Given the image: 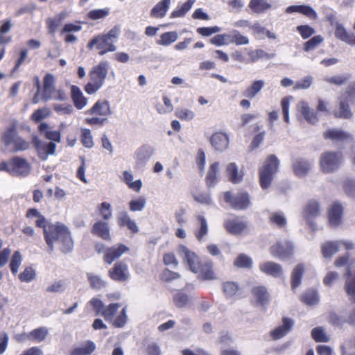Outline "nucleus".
Here are the masks:
<instances>
[{
    "mask_svg": "<svg viewBox=\"0 0 355 355\" xmlns=\"http://www.w3.org/2000/svg\"><path fill=\"white\" fill-rule=\"evenodd\" d=\"M44 235L49 252L54 250L55 242H58L62 245L61 250L64 253H68L73 248V241L70 231L63 224L59 223L49 224L47 229L44 230Z\"/></svg>",
    "mask_w": 355,
    "mask_h": 355,
    "instance_id": "f257e3e1",
    "label": "nucleus"
},
{
    "mask_svg": "<svg viewBox=\"0 0 355 355\" xmlns=\"http://www.w3.org/2000/svg\"><path fill=\"white\" fill-rule=\"evenodd\" d=\"M120 34L119 26H114L107 33L98 35L92 38L87 44L92 49L94 46L99 50V55H103L107 52H114L116 50L114 43L117 41Z\"/></svg>",
    "mask_w": 355,
    "mask_h": 355,
    "instance_id": "f03ea898",
    "label": "nucleus"
},
{
    "mask_svg": "<svg viewBox=\"0 0 355 355\" xmlns=\"http://www.w3.org/2000/svg\"><path fill=\"white\" fill-rule=\"evenodd\" d=\"M109 67V62L103 61L92 67L89 73L90 80L85 87V90L88 94H95L103 86L108 73Z\"/></svg>",
    "mask_w": 355,
    "mask_h": 355,
    "instance_id": "7ed1b4c3",
    "label": "nucleus"
},
{
    "mask_svg": "<svg viewBox=\"0 0 355 355\" xmlns=\"http://www.w3.org/2000/svg\"><path fill=\"white\" fill-rule=\"evenodd\" d=\"M87 114L94 115L87 117L85 122L90 125H103L107 121V117L112 114L110 103L107 100H98L88 110Z\"/></svg>",
    "mask_w": 355,
    "mask_h": 355,
    "instance_id": "20e7f679",
    "label": "nucleus"
},
{
    "mask_svg": "<svg viewBox=\"0 0 355 355\" xmlns=\"http://www.w3.org/2000/svg\"><path fill=\"white\" fill-rule=\"evenodd\" d=\"M0 171H6L12 176L26 177L31 173V166L26 159L15 156L8 162L0 163Z\"/></svg>",
    "mask_w": 355,
    "mask_h": 355,
    "instance_id": "39448f33",
    "label": "nucleus"
},
{
    "mask_svg": "<svg viewBox=\"0 0 355 355\" xmlns=\"http://www.w3.org/2000/svg\"><path fill=\"white\" fill-rule=\"evenodd\" d=\"M2 141L6 146H12L11 151L18 153L30 148L29 141L19 136L15 125L7 128L2 135Z\"/></svg>",
    "mask_w": 355,
    "mask_h": 355,
    "instance_id": "423d86ee",
    "label": "nucleus"
},
{
    "mask_svg": "<svg viewBox=\"0 0 355 355\" xmlns=\"http://www.w3.org/2000/svg\"><path fill=\"white\" fill-rule=\"evenodd\" d=\"M349 103L351 104L355 103V81L351 83L346 92L340 96L339 110L334 112L336 117L350 119L353 116Z\"/></svg>",
    "mask_w": 355,
    "mask_h": 355,
    "instance_id": "0eeeda50",
    "label": "nucleus"
},
{
    "mask_svg": "<svg viewBox=\"0 0 355 355\" xmlns=\"http://www.w3.org/2000/svg\"><path fill=\"white\" fill-rule=\"evenodd\" d=\"M279 164V159L274 155H270L264 162L263 166L259 169L260 184L263 189H266L270 186L273 175L277 171Z\"/></svg>",
    "mask_w": 355,
    "mask_h": 355,
    "instance_id": "6e6552de",
    "label": "nucleus"
},
{
    "mask_svg": "<svg viewBox=\"0 0 355 355\" xmlns=\"http://www.w3.org/2000/svg\"><path fill=\"white\" fill-rule=\"evenodd\" d=\"M343 163V154L340 152L327 151L321 154L320 157V170L324 173L337 171Z\"/></svg>",
    "mask_w": 355,
    "mask_h": 355,
    "instance_id": "1a4fd4ad",
    "label": "nucleus"
},
{
    "mask_svg": "<svg viewBox=\"0 0 355 355\" xmlns=\"http://www.w3.org/2000/svg\"><path fill=\"white\" fill-rule=\"evenodd\" d=\"M293 244L288 240L277 241L270 248V252L273 257L280 260L289 258L293 253Z\"/></svg>",
    "mask_w": 355,
    "mask_h": 355,
    "instance_id": "9d476101",
    "label": "nucleus"
},
{
    "mask_svg": "<svg viewBox=\"0 0 355 355\" xmlns=\"http://www.w3.org/2000/svg\"><path fill=\"white\" fill-rule=\"evenodd\" d=\"M224 200L232 208L241 210L248 208L250 205V197L246 193H239L233 196L230 191L224 193Z\"/></svg>",
    "mask_w": 355,
    "mask_h": 355,
    "instance_id": "9b49d317",
    "label": "nucleus"
},
{
    "mask_svg": "<svg viewBox=\"0 0 355 355\" xmlns=\"http://www.w3.org/2000/svg\"><path fill=\"white\" fill-rule=\"evenodd\" d=\"M154 148L150 145H142L135 152V168H143L148 162L153 155Z\"/></svg>",
    "mask_w": 355,
    "mask_h": 355,
    "instance_id": "f8f14e48",
    "label": "nucleus"
},
{
    "mask_svg": "<svg viewBox=\"0 0 355 355\" xmlns=\"http://www.w3.org/2000/svg\"><path fill=\"white\" fill-rule=\"evenodd\" d=\"M33 144L37 152L39 157L42 160L47 159L49 155H53L55 153L56 144L53 142H42L37 138L33 139Z\"/></svg>",
    "mask_w": 355,
    "mask_h": 355,
    "instance_id": "ddd939ff",
    "label": "nucleus"
},
{
    "mask_svg": "<svg viewBox=\"0 0 355 355\" xmlns=\"http://www.w3.org/2000/svg\"><path fill=\"white\" fill-rule=\"evenodd\" d=\"M179 254L190 268V270L198 273L200 270V266L202 264L199 261L198 256L193 252H191L186 246L180 245L179 247Z\"/></svg>",
    "mask_w": 355,
    "mask_h": 355,
    "instance_id": "4468645a",
    "label": "nucleus"
},
{
    "mask_svg": "<svg viewBox=\"0 0 355 355\" xmlns=\"http://www.w3.org/2000/svg\"><path fill=\"white\" fill-rule=\"evenodd\" d=\"M110 278L116 282H126L130 278L128 265L123 261L116 262L109 271Z\"/></svg>",
    "mask_w": 355,
    "mask_h": 355,
    "instance_id": "2eb2a0df",
    "label": "nucleus"
},
{
    "mask_svg": "<svg viewBox=\"0 0 355 355\" xmlns=\"http://www.w3.org/2000/svg\"><path fill=\"white\" fill-rule=\"evenodd\" d=\"M129 251V248L123 244H118L105 250L103 261L107 264H112L116 259Z\"/></svg>",
    "mask_w": 355,
    "mask_h": 355,
    "instance_id": "dca6fc26",
    "label": "nucleus"
},
{
    "mask_svg": "<svg viewBox=\"0 0 355 355\" xmlns=\"http://www.w3.org/2000/svg\"><path fill=\"white\" fill-rule=\"evenodd\" d=\"M55 78L51 73H47L44 78L43 89L41 98L44 101L52 99V95L55 92Z\"/></svg>",
    "mask_w": 355,
    "mask_h": 355,
    "instance_id": "f3484780",
    "label": "nucleus"
},
{
    "mask_svg": "<svg viewBox=\"0 0 355 355\" xmlns=\"http://www.w3.org/2000/svg\"><path fill=\"white\" fill-rule=\"evenodd\" d=\"M210 143L215 150L223 152L229 146V137L224 132H218L212 135Z\"/></svg>",
    "mask_w": 355,
    "mask_h": 355,
    "instance_id": "a211bd4d",
    "label": "nucleus"
},
{
    "mask_svg": "<svg viewBox=\"0 0 355 355\" xmlns=\"http://www.w3.org/2000/svg\"><path fill=\"white\" fill-rule=\"evenodd\" d=\"M92 233L105 241L111 240L110 226L105 221L98 220L93 225Z\"/></svg>",
    "mask_w": 355,
    "mask_h": 355,
    "instance_id": "6ab92c4d",
    "label": "nucleus"
},
{
    "mask_svg": "<svg viewBox=\"0 0 355 355\" xmlns=\"http://www.w3.org/2000/svg\"><path fill=\"white\" fill-rule=\"evenodd\" d=\"M259 269L263 273L275 278L281 277L283 272L280 264L272 261H267L259 264Z\"/></svg>",
    "mask_w": 355,
    "mask_h": 355,
    "instance_id": "aec40b11",
    "label": "nucleus"
},
{
    "mask_svg": "<svg viewBox=\"0 0 355 355\" xmlns=\"http://www.w3.org/2000/svg\"><path fill=\"white\" fill-rule=\"evenodd\" d=\"M324 137L335 141H352V136L347 132L340 129H329L324 132Z\"/></svg>",
    "mask_w": 355,
    "mask_h": 355,
    "instance_id": "412c9836",
    "label": "nucleus"
},
{
    "mask_svg": "<svg viewBox=\"0 0 355 355\" xmlns=\"http://www.w3.org/2000/svg\"><path fill=\"white\" fill-rule=\"evenodd\" d=\"M293 322L288 318H283L282 324L275 328L270 332L274 340H278L285 336L291 329Z\"/></svg>",
    "mask_w": 355,
    "mask_h": 355,
    "instance_id": "4be33fe9",
    "label": "nucleus"
},
{
    "mask_svg": "<svg viewBox=\"0 0 355 355\" xmlns=\"http://www.w3.org/2000/svg\"><path fill=\"white\" fill-rule=\"evenodd\" d=\"M225 227L230 233L236 235L245 230L247 224L245 221L236 218L225 220Z\"/></svg>",
    "mask_w": 355,
    "mask_h": 355,
    "instance_id": "5701e85b",
    "label": "nucleus"
},
{
    "mask_svg": "<svg viewBox=\"0 0 355 355\" xmlns=\"http://www.w3.org/2000/svg\"><path fill=\"white\" fill-rule=\"evenodd\" d=\"M311 164L306 159L298 158L294 160L293 163V168L295 174L302 178L306 176L309 172Z\"/></svg>",
    "mask_w": 355,
    "mask_h": 355,
    "instance_id": "b1692460",
    "label": "nucleus"
},
{
    "mask_svg": "<svg viewBox=\"0 0 355 355\" xmlns=\"http://www.w3.org/2000/svg\"><path fill=\"white\" fill-rule=\"evenodd\" d=\"M71 96L77 109L81 110L87 105V98L84 96L82 91L78 86L72 85L71 87Z\"/></svg>",
    "mask_w": 355,
    "mask_h": 355,
    "instance_id": "393cba45",
    "label": "nucleus"
},
{
    "mask_svg": "<svg viewBox=\"0 0 355 355\" xmlns=\"http://www.w3.org/2000/svg\"><path fill=\"white\" fill-rule=\"evenodd\" d=\"M225 173L228 180L233 184H239L243 180V174L239 171V167L234 162L227 165Z\"/></svg>",
    "mask_w": 355,
    "mask_h": 355,
    "instance_id": "a878e982",
    "label": "nucleus"
},
{
    "mask_svg": "<svg viewBox=\"0 0 355 355\" xmlns=\"http://www.w3.org/2000/svg\"><path fill=\"white\" fill-rule=\"evenodd\" d=\"M96 349V344L92 340H86L81 345L74 347L70 355H91Z\"/></svg>",
    "mask_w": 355,
    "mask_h": 355,
    "instance_id": "bb28decb",
    "label": "nucleus"
},
{
    "mask_svg": "<svg viewBox=\"0 0 355 355\" xmlns=\"http://www.w3.org/2000/svg\"><path fill=\"white\" fill-rule=\"evenodd\" d=\"M335 35L338 39L349 45H355V35L347 32L340 24H336Z\"/></svg>",
    "mask_w": 355,
    "mask_h": 355,
    "instance_id": "cd10ccee",
    "label": "nucleus"
},
{
    "mask_svg": "<svg viewBox=\"0 0 355 355\" xmlns=\"http://www.w3.org/2000/svg\"><path fill=\"white\" fill-rule=\"evenodd\" d=\"M343 207L338 202H335L329 211V220L331 225L337 227L341 222Z\"/></svg>",
    "mask_w": 355,
    "mask_h": 355,
    "instance_id": "c85d7f7f",
    "label": "nucleus"
},
{
    "mask_svg": "<svg viewBox=\"0 0 355 355\" xmlns=\"http://www.w3.org/2000/svg\"><path fill=\"white\" fill-rule=\"evenodd\" d=\"M40 132L53 142H60L61 134L58 130H53L46 123H42L39 126Z\"/></svg>",
    "mask_w": 355,
    "mask_h": 355,
    "instance_id": "c756f323",
    "label": "nucleus"
},
{
    "mask_svg": "<svg viewBox=\"0 0 355 355\" xmlns=\"http://www.w3.org/2000/svg\"><path fill=\"white\" fill-rule=\"evenodd\" d=\"M297 107L307 122L311 124H315L318 122V119L317 114L313 110L310 109L309 105L306 102H300Z\"/></svg>",
    "mask_w": 355,
    "mask_h": 355,
    "instance_id": "7c9ffc66",
    "label": "nucleus"
},
{
    "mask_svg": "<svg viewBox=\"0 0 355 355\" xmlns=\"http://www.w3.org/2000/svg\"><path fill=\"white\" fill-rule=\"evenodd\" d=\"M198 227L194 234L197 240L200 242L202 241L204 238L208 234L209 227L206 218L202 215L197 216Z\"/></svg>",
    "mask_w": 355,
    "mask_h": 355,
    "instance_id": "2f4dec72",
    "label": "nucleus"
},
{
    "mask_svg": "<svg viewBox=\"0 0 355 355\" xmlns=\"http://www.w3.org/2000/svg\"><path fill=\"white\" fill-rule=\"evenodd\" d=\"M171 3V0H162L157 3L151 10L150 15L155 18H162L164 17Z\"/></svg>",
    "mask_w": 355,
    "mask_h": 355,
    "instance_id": "473e14b6",
    "label": "nucleus"
},
{
    "mask_svg": "<svg viewBox=\"0 0 355 355\" xmlns=\"http://www.w3.org/2000/svg\"><path fill=\"white\" fill-rule=\"evenodd\" d=\"M200 278L204 280L216 279V276L213 270V263L211 261H205L200 266Z\"/></svg>",
    "mask_w": 355,
    "mask_h": 355,
    "instance_id": "72a5a7b5",
    "label": "nucleus"
},
{
    "mask_svg": "<svg viewBox=\"0 0 355 355\" xmlns=\"http://www.w3.org/2000/svg\"><path fill=\"white\" fill-rule=\"evenodd\" d=\"M248 7L253 12L259 14L270 9L272 5L268 0H250Z\"/></svg>",
    "mask_w": 355,
    "mask_h": 355,
    "instance_id": "f704fd0d",
    "label": "nucleus"
},
{
    "mask_svg": "<svg viewBox=\"0 0 355 355\" xmlns=\"http://www.w3.org/2000/svg\"><path fill=\"white\" fill-rule=\"evenodd\" d=\"M219 170V163L218 162L211 164L209 168L206 176V184L207 187H214L218 182V172Z\"/></svg>",
    "mask_w": 355,
    "mask_h": 355,
    "instance_id": "c9c22d12",
    "label": "nucleus"
},
{
    "mask_svg": "<svg viewBox=\"0 0 355 355\" xmlns=\"http://www.w3.org/2000/svg\"><path fill=\"white\" fill-rule=\"evenodd\" d=\"M67 16V12L63 11L58 14L54 18H48L46 19V26L49 29V32L51 34H54L56 32L58 27L60 25L62 21L64 20Z\"/></svg>",
    "mask_w": 355,
    "mask_h": 355,
    "instance_id": "e433bc0d",
    "label": "nucleus"
},
{
    "mask_svg": "<svg viewBox=\"0 0 355 355\" xmlns=\"http://www.w3.org/2000/svg\"><path fill=\"white\" fill-rule=\"evenodd\" d=\"M303 214L307 220L318 216L320 214L319 203L315 200L309 201L304 207Z\"/></svg>",
    "mask_w": 355,
    "mask_h": 355,
    "instance_id": "4c0bfd02",
    "label": "nucleus"
},
{
    "mask_svg": "<svg viewBox=\"0 0 355 355\" xmlns=\"http://www.w3.org/2000/svg\"><path fill=\"white\" fill-rule=\"evenodd\" d=\"M265 82L262 80L254 81L252 85L248 87L243 93L245 97L249 98H254L257 94L263 89Z\"/></svg>",
    "mask_w": 355,
    "mask_h": 355,
    "instance_id": "58836bf2",
    "label": "nucleus"
},
{
    "mask_svg": "<svg viewBox=\"0 0 355 355\" xmlns=\"http://www.w3.org/2000/svg\"><path fill=\"white\" fill-rule=\"evenodd\" d=\"M304 272V266L301 263L297 264L293 269L291 275V287L295 289L301 284L302 275Z\"/></svg>",
    "mask_w": 355,
    "mask_h": 355,
    "instance_id": "ea45409f",
    "label": "nucleus"
},
{
    "mask_svg": "<svg viewBox=\"0 0 355 355\" xmlns=\"http://www.w3.org/2000/svg\"><path fill=\"white\" fill-rule=\"evenodd\" d=\"M339 250L338 242L329 241L322 245V253L324 258H331Z\"/></svg>",
    "mask_w": 355,
    "mask_h": 355,
    "instance_id": "a19ab883",
    "label": "nucleus"
},
{
    "mask_svg": "<svg viewBox=\"0 0 355 355\" xmlns=\"http://www.w3.org/2000/svg\"><path fill=\"white\" fill-rule=\"evenodd\" d=\"M252 293L259 304L263 305L268 302L269 294L266 287L261 286L254 287L253 288Z\"/></svg>",
    "mask_w": 355,
    "mask_h": 355,
    "instance_id": "79ce46f5",
    "label": "nucleus"
},
{
    "mask_svg": "<svg viewBox=\"0 0 355 355\" xmlns=\"http://www.w3.org/2000/svg\"><path fill=\"white\" fill-rule=\"evenodd\" d=\"M178 38V35L177 32H166L160 35V39L157 41V44L159 45L167 46L175 42Z\"/></svg>",
    "mask_w": 355,
    "mask_h": 355,
    "instance_id": "37998d69",
    "label": "nucleus"
},
{
    "mask_svg": "<svg viewBox=\"0 0 355 355\" xmlns=\"http://www.w3.org/2000/svg\"><path fill=\"white\" fill-rule=\"evenodd\" d=\"M48 334V329L46 327L37 328L31 331L28 336V338L33 341L40 343L45 340Z\"/></svg>",
    "mask_w": 355,
    "mask_h": 355,
    "instance_id": "c03bdc74",
    "label": "nucleus"
},
{
    "mask_svg": "<svg viewBox=\"0 0 355 355\" xmlns=\"http://www.w3.org/2000/svg\"><path fill=\"white\" fill-rule=\"evenodd\" d=\"M311 336L318 343H327L330 340L329 336L326 334L324 329L322 327L313 328L311 330Z\"/></svg>",
    "mask_w": 355,
    "mask_h": 355,
    "instance_id": "a18cd8bd",
    "label": "nucleus"
},
{
    "mask_svg": "<svg viewBox=\"0 0 355 355\" xmlns=\"http://www.w3.org/2000/svg\"><path fill=\"white\" fill-rule=\"evenodd\" d=\"M302 301L307 305H314L319 302V296L316 291H306L302 297Z\"/></svg>",
    "mask_w": 355,
    "mask_h": 355,
    "instance_id": "49530a36",
    "label": "nucleus"
},
{
    "mask_svg": "<svg viewBox=\"0 0 355 355\" xmlns=\"http://www.w3.org/2000/svg\"><path fill=\"white\" fill-rule=\"evenodd\" d=\"M128 205L131 211H141L146 207V199L144 196H140L137 199L131 200Z\"/></svg>",
    "mask_w": 355,
    "mask_h": 355,
    "instance_id": "de8ad7c7",
    "label": "nucleus"
},
{
    "mask_svg": "<svg viewBox=\"0 0 355 355\" xmlns=\"http://www.w3.org/2000/svg\"><path fill=\"white\" fill-rule=\"evenodd\" d=\"M80 141L85 148H92L94 146L93 137L89 129H81Z\"/></svg>",
    "mask_w": 355,
    "mask_h": 355,
    "instance_id": "09e8293b",
    "label": "nucleus"
},
{
    "mask_svg": "<svg viewBox=\"0 0 355 355\" xmlns=\"http://www.w3.org/2000/svg\"><path fill=\"white\" fill-rule=\"evenodd\" d=\"M231 44H235L237 46L248 44L249 39L241 35L239 31L233 30L230 33Z\"/></svg>",
    "mask_w": 355,
    "mask_h": 355,
    "instance_id": "8fccbe9b",
    "label": "nucleus"
},
{
    "mask_svg": "<svg viewBox=\"0 0 355 355\" xmlns=\"http://www.w3.org/2000/svg\"><path fill=\"white\" fill-rule=\"evenodd\" d=\"M87 277L92 288L99 290L105 287L106 282L101 277L92 273H87Z\"/></svg>",
    "mask_w": 355,
    "mask_h": 355,
    "instance_id": "3c124183",
    "label": "nucleus"
},
{
    "mask_svg": "<svg viewBox=\"0 0 355 355\" xmlns=\"http://www.w3.org/2000/svg\"><path fill=\"white\" fill-rule=\"evenodd\" d=\"M173 302L178 308H183L189 304V297L183 291H180L174 295Z\"/></svg>",
    "mask_w": 355,
    "mask_h": 355,
    "instance_id": "603ef678",
    "label": "nucleus"
},
{
    "mask_svg": "<svg viewBox=\"0 0 355 355\" xmlns=\"http://www.w3.org/2000/svg\"><path fill=\"white\" fill-rule=\"evenodd\" d=\"M210 42L216 46H223L231 44L230 34H218L210 39Z\"/></svg>",
    "mask_w": 355,
    "mask_h": 355,
    "instance_id": "864d4df0",
    "label": "nucleus"
},
{
    "mask_svg": "<svg viewBox=\"0 0 355 355\" xmlns=\"http://www.w3.org/2000/svg\"><path fill=\"white\" fill-rule=\"evenodd\" d=\"M21 255L19 251H15L10 263V270L13 275H16L21 263Z\"/></svg>",
    "mask_w": 355,
    "mask_h": 355,
    "instance_id": "5fc2aeb1",
    "label": "nucleus"
},
{
    "mask_svg": "<svg viewBox=\"0 0 355 355\" xmlns=\"http://www.w3.org/2000/svg\"><path fill=\"white\" fill-rule=\"evenodd\" d=\"M323 40L324 39L321 35H315L304 43V50L306 52L312 51L321 44Z\"/></svg>",
    "mask_w": 355,
    "mask_h": 355,
    "instance_id": "6e6d98bb",
    "label": "nucleus"
},
{
    "mask_svg": "<svg viewBox=\"0 0 355 355\" xmlns=\"http://www.w3.org/2000/svg\"><path fill=\"white\" fill-rule=\"evenodd\" d=\"M251 60L253 62L257 61L259 59H271L275 56V53H268L263 49H257L249 53Z\"/></svg>",
    "mask_w": 355,
    "mask_h": 355,
    "instance_id": "4d7b16f0",
    "label": "nucleus"
},
{
    "mask_svg": "<svg viewBox=\"0 0 355 355\" xmlns=\"http://www.w3.org/2000/svg\"><path fill=\"white\" fill-rule=\"evenodd\" d=\"M98 211L105 220H108L112 217V206L107 202H102L99 206Z\"/></svg>",
    "mask_w": 355,
    "mask_h": 355,
    "instance_id": "13d9d810",
    "label": "nucleus"
},
{
    "mask_svg": "<svg viewBox=\"0 0 355 355\" xmlns=\"http://www.w3.org/2000/svg\"><path fill=\"white\" fill-rule=\"evenodd\" d=\"M175 116L181 120L191 121L195 117L196 114L195 112L191 110L180 108L176 110Z\"/></svg>",
    "mask_w": 355,
    "mask_h": 355,
    "instance_id": "bf43d9fd",
    "label": "nucleus"
},
{
    "mask_svg": "<svg viewBox=\"0 0 355 355\" xmlns=\"http://www.w3.org/2000/svg\"><path fill=\"white\" fill-rule=\"evenodd\" d=\"M36 277V273L35 270L31 267H27L24 270L20 273L19 278L22 282H30L35 279Z\"/></svg>",
    "mask_w": 355,
    "mask_h": 355,
    "instance_id": "052dcab7",
    "label": "nucleus"
},
{
    "mask_svg": "<svg viewBox=\"0 0 355 355\" xmlns=\"http://www.w3.org/2000/svg\"><path fill=\"white\" fill-rule=\"evenodd\" d=\"M120 306L121 305L119 303L110 304L106 309H103L102 315L106 320H111Z\"/></svg>",
    "mask_w": 355,
    "mask_h": 355,
    "instance_id": "680f3d73",
    "label": "nucleus"
},
{
    "mask_svg": "<svg viewBox=\"0 0 355 355\" xmlns=\"http://www.w3.org/2000/svg\"><path fill=\"white\" fill-rule=\"evenodd\" d=\"M239 286L236 282H227L223 284V292L227 297L234 296L238 291Z\"/></svg>",
    "mask_w": 355,
    "mask_h": 355,
    "instance_id": "e2e57ef3",
    "label": "nucleus"
},
{
    "mask_svg": "<svg viewBox=\"0 0 355 355\" xmlns=\"http://www.w3.org/2000/svg\"><path fill=\"white\" fill-rule=\"evenodd\" d=\"M234 265L239 268H250L252 265V260L248 256L241 254L235 260Z\"/></svg>",
    "mask_w": 355,
    "mask_h": 355,
    "instance_id": "0e129e2a",
    "label": "nucleus"
},
{
    "mask_svg": "<svg viewBox=\"0 0 355 355\" xmlns=\"http://www.w3.org/2000/svg\"><path fill=\"white\" fill-rule=\"evenodd\" d=\"M343 189L348 196L355 198V180H345L343 182Z\"/></svg>",
    "mask_w": 355,
    "mask_h": 355,
    "instance_id": "69168bd1",
    "label": "nucleus"
},
{
    "mask_svg": "<svg viewBox=\"0 0 355 355\" xmlns=\"http://www.w3.org/2000/svg\"><path fill=\"white\" fill-rule=\"evenodd\" d=\"M65 284L62 280H59L52 283L51 285L46 287V291L48 293H62L65 290Z\"/></svg>",
    "mask_w": 355,
    "mask_h": 355,
    "instance_id": "338daca9",
    "label": "nucleus"
},
{
    "mask_svg": "<svg viewBox=\"0 0 355 355\" xmlns=\"http://www.w3.org/2000/svg\"><path fill=\"white\" fill-rule=\"evenodd\" d=\"M312 83L313 77L311 76H306L297 81L293 88L294 89H306L310 87Z\"/></svg>",
    "mask_w": 355,
    "mask_h": 355,
    "instance_id": "774afa93",
    "label": "nucleus"
}]
</instances>
